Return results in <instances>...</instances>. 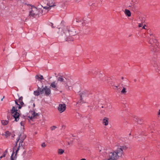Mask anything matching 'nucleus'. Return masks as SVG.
<instances>
[{
  "mask_svg": "<svg viewBox=\"0 0 160 160\" xmlns=\"http://www.w3.org/2000/svg\"><path fill=\"white\" fill-rule=\"evenodd\" d=\"M15 103L18 106V109H21L22 107L21 105L19 104L18 102V100H15ZM18 107H16V108L15 107L13 106L11 110V112L12 114V116L13 117L15 118V120L16 122L18 121L19 120V117L20 114L19 113L17 112L18 109H17Z\"/></svg>",
  "mask_w": 160,
  "mask_h": 160,
  "instance_id": "obj_1",
  "label": "nucleus"
},
{
  "mask_svg": "<svg viewBox=\"0 0 160 160\" xmlns=\"http://www.w3.org/2000/svg\"><path fill=\"white\" fill-rule=\"evenodd\" d=\"M42 10L33 7L32 8L31 11L30 12L29 16L34 18L38 17L42 15Z\"/></svg>",
  "mask_w": 160,
  "mask_h": 160,
  "instance_id": "obj_2",
  "label": "nucleus"
},
{
  "mask_svg": "<svg viewBox=\"0 0 160 160\" xmlns=\"http://www.w3.org/2000/svg\"><path fill=\"white\" fill-rule=\"evenodd\" d=\"M128 147L126 145H123L122 146H119L117 149L114 151L116 152L118 156L119 157H122L123 155V151L127 150Z\"/></svg>",
  "mask_w": 160,
  "mask_h": 160,
  "instance_id": "obj_3",
  "label": "nucleus"
},
{
  "mask_svg": "<svg viewBox=\"0 0 160 160\" xmlns=\"http://www.w3.org/2000/svg\"><path fill=\"white\" fill-rule=\"evenodd\" d=\"M38 89L40 90L41 94L43 93L44 91L45 94L47 96H49L51 94V90L49 88H48L47 86H45L43 89H41L39 87H38Z\"/></svg>",
  "mask_w": 160,
  "mask_h": 160,
  "instance_id": "obj_4",
  "label": "nucleus"
},
{
  "mask_svg": "<svg viewBox=\"0 0 160 160\" xmlns=\"http://www.w3.org/2000/svg\"><path fill=\"white\" fill-rule=\"evenodd\" d=\"M150 38L149 40V43L151 44V47L152 49L156 48V47L157 40L153 38L154 36L152 34H150Z\"/></svg>",
  "mask_w": 160,
  "mask_h": 160,
  "instance_id": "obj_5",
  "label": "nucleus"
},
{
  "mask_svg": "<svg viewBox=\"0 0 160 160\" xmlns=\"http://www.w3.org/2000/svg\"><path fill=\"white\" fill-rule=\"evenodd\" d=\"M118 158L119 157L117 155L116 152L114 151L110 153L108 160H117Z\"/></svg>",
  "mask_w": 160,
  "mask_h": 160,
  "instance_id": "obj_6",
  "label": "nucleus"
},
{
  "mask_svg": "<svg viewBox=\"0 0 160 160\" xmlns=\"http://www.w3.org/2000/svg\"><path fill=\"white\" fill-rule=\"evenodd\" d=\"M66 106L65 103L59 104L58 107V109L60 113L64 112L66 109Z\"/></svg>",
  "mask_w": 160,
  "mask_h": 160,
  "instance_id": "obj_7",
  "label": "nucleus"
},
{
  "mask_svg": "<svg viewBox=\"0 0 160 160\" xmlns=\"http://www.w3.org/2000/svg\"><path fill=\"white\" fill-rule=\"evenodd\" d=\"M58 80L60 82H63L64 84H66L68 82V80L65 77L62 76H60L58 77Z\"/></svg>",
  "mask_w": 160,
  "mask_h": 160,
  "instance_id": "obj_8",
  "label": "nucleus"
},
{
  "mask_svg": "<svg viewBox=\"0 0 160 160\" xmlns=\"http://www.w3.org/2000/svg\"><path fill=\"white\" fill-rule=\"evenodd\" d=\"M67 32H68L69 33V35L71 36H74L76 34V32L74 28L71 29L70 30H68Z\"/></svg>",
  "mask_w": 160,
  "mask_h": 160,
  "instance_id": "obj_9",
  "label": "nucleus"
},
{
  "mask_svg": "<svg viewBox=\"0 0 160 160\" xmlns=\"http://www.w3.org/2000/svg\"><path fill=\"white\" fill-rule=\"evenodd\" d=\"M89 93L88 92L86 91H84L82 92H80L79 95L80 97H81V99L87 96L88 95Z\"/></svg>",
  "mask_w": 160,
  "mask_h": 160,
  "instance_id": "obj_10",
  "label": "nucleus"
},
{
  "mask_svg": "<svg viewBox=\"0 0 160 160\" xmlns=\"http://www.w3.org/2000/svg\"><path fill=\"white\" fill-rule=\"evenodd\" d=\"M30 112L31 113L32 115L31 116H29L28 117L31 120L33 118H34L36 116H38V113H35L34 111H31V112Z\"/></svg>",
  "mask_w": 160,
  "mask_h": 160,
  "instance_id": "obj_11",
  "label": "nucleus"
},
{
  "mask_svg": "<svg viewBox=\"0 0 160 160\" xmlns=\"http://www.w3.org/2000/svg\"><path fill=\"white\" fill-rule=\"evenodd\" d=\"M109 118L106 117H104L102 119V123L105 126H107L108 124Z\"/></svg>",
  "mask_w": 160,
  "mask_h": 160,
  "instance_id": "obj_12",
  "label": "nucleus"
},
{
  "mask_svg": "<svg viewBox=\"0 0 160 160\" xmlns=\"http://www.w3.org/2000/svg\"><path fill=\"white\" fill-rule=\"evenodd\" d=\"M23 98L22 97H20L18 100V102L21 105L22 107L23 105L25 106L24 105V103L22 101Z\"/></svg>",
  "mask_w": 160,
  "mask_h": 160,
  "instance_id": "obj_13",
  "label": "nucleus"
},
{
  "mask_svg": "<svg viewBox=\"0 0 160 160\" xmlns=\"http://www.w3.org/2000/svg\"><path fill=\"white\" fill-rule=\"evenodd\" d=\"M134 120L139 124H141L142 122L141 119L138 117H136L134 118Z\"/></svg>",
  "mask_w": 160,
  "mask_h": 160,
  "instance_id": "obj_14",
  "label": "nucleus"
},
{
  "mask_svg": "<svg viewBox=\"0 0 160 160\" xmlns=\"http://www.w3.org/2000/svg\"><path fill=\"white\" fill-rule=\"evenodd\" d=\"M40 94H41V92L40 90L38 89V88L37 90H36L34 91V94L36 96H38Z\"/></svg>",
  "mask_w": 160,
  "mask_h": 160,
  "instance_id": "obj_15",
  "label": "nucleus"
},
{
  "mask_svg": "<svg viewBox=\"0 0 160 160\" xmlns=\"http://www.w3.org/2000/svg\"><path fill=\"white\" fill-rule=\"evenodd\" d=\"M50 87L57 89V83L55 81L52 82L50 85Z\"/></svg>",
  "mask_w": 160,
  "mask_h": 160,
  "instance_id": "obj_16",
  "label": "nucleus"
},
{
  "mask_svg": "<svg viewBox=\"0 0 160 160\" xmlns=\"http://www.w3.org/2000/svg\"><path fill=\"white\" fill-rule=\"evenodd\" d=\"M125 13L128 17H130L131 15L130 11L128 9L125 10Z\"/></svg>",
  "mask_w": 160,
  "mask_h": 160,
  "instance_id": "obj_17",
  "label": "nucleus"
},
{
  "mask_svg": "<svg viewBox=\"0 0 160 160\" xmlns=\"http://www.w3.org/2000/svg\"><path fill=\"white\" fill-rule=\"evenodd\" d=\"M14 150H13V152L12 153V154L11 157V160H16L17 157H14L13 156L14 154Z\"/></svg>",
  "mask_w": 160,
  "mask_h": 160,
  "instance_id": "obj_18",
  "label": "nucleus"
},
{
  "mask_svg": "<svg viewBox=\"0 0 160 160\" xmlns=\"http://www.w3.org/2000/svg\"><path fill=\"white\" fill-rule=\"evenodd\" d=\"M82 98L81 99V97H80V100L77 102L76 105L77 104L81 105L82 103H84V101L82 100Z\"/></svg>",
  "mask_w": 160,
  "mask_h": 160,
  "instance_id": "obj_19",
  "label": "nucleus"
},
{
  "mask_svg": "<svg viewBox=\"0 0 160 160\" xmlns=\"http://www.w3.org/2000/svg\"><path fill=\"white\" fill-rule=\"evenodd\" d=\"M11 133L8 131H7L5 132L4 135L6 138H7L8 136H10Z\"/></svg>",
  "mask_w": 160,
  "mask_h": 160,
  "instance_id": "obj_20",
  "label": "nucleus"
},
{
  "mask_svg": "<svg viewBox=\"0 0 160 160\" xmlns=\"http://www.w3.org/2000/svg\"><path fill=\"white\" fill-rule=\"evenodd\" d=\"M1 123L3 125H6L8 124V122L7 120H2L1 121Z\"/></svg>",
  "mask_w": 160,
  "mask_h": 160,
  "instance_id": "obj_21",
  "label": "nucleus"
},
{
  "mask_svg": "<svg viewBox=\"0 0 160 160\" xmlns=\"http://www.w3.org/2000/svg\"><path fill=\"white\" fill-rule=\"evenodd\" d=\"M127 91H126V88L123 87V89L121 91V92L122 94H125L126 92Z\"/></svg>",
  "mask_w": 160,
  "mask_h": 160,
  "instance_id": "obj_22",
  "label": "nucleus"
},
{
  "mask_svg": "<svg viewBox=\"0 0 160 160\" xmlns=\"http://www.w3.org/2000/svg\"><path fill=\"white\" fill-rule=\"evenodd\" d=\"M64 152V151L62 149H59L58 151V153L60 154H62Z\"/></svg>",
  "mask_w": 160,
  "mask_h": 160,
  "instance_id": "obj_23",
  "label": "nucleus"
},
{
  "mask_svg": "<svg viewBox=\"0 0 160 160\" xmlns=\"http://www.w3.org/2000/svg\"><path fill=\"white\" fill-rule=\"evenodd\" d=\"M20 144H19V146H18V147L17 150L16 151V153H15V156H14V157H17V153L18 152V151L20 149Z\"/></svg>",
  "mask_w": 160,
  "mask_h": 160,
  "instance_id": "obj_24",
  "label": "nucleus"
},
{
  "mask_svg": "<svg viewBox=\"0 0 160 160\" xmlns=\"http://www.w3.org/2000/svg\"><path fill=\"white\" fill-rule=\"evenodd\" d=\"M21 134H20L18 136V138L17 139V142H16V145L15 146V147H14V148L16 147V146H17V143L18 142V141H19V139H20V138L21 137Z\"/></svg>",
  "mask_w": 160,
  "mask_h": 160,
  "instance_id": "obj_25",
  "label": "nucleus"
},
{
  "mask_svg": "<svg viewBox=\"0 0 160 160\" xmlns=\"http://www.w3.org/2000/svg\"><path fill=\"white\" fill-rule=\"evenodd\" d=\"M7 152L8 150L7 149L3 153V155H2V156L3 157H5L7 154Z\"/></svg>",
  "mask_w": 160,
  "mask_h": 160,
  "instance_id": "obj_26",
  "label": "nucleus"
},
{
  "mask_svg": "<svg viewBox=\"0 0 160 160\" xmlns=\"http://www.w3.org/2000/svg\"><path fill=\"white\" fill-rule=\"evenodd\" d=\"M94 71L92 70H91L90 71H89V72H88V74H90L91 73H92L93 74H95V72L94 71V72H93Z\"/></svg>",
  "mask_w": 160,
  "mask_h": 160,
  "instance_id": "obj_27",
  "label": "nucleus"
},
{
  "mask_svg": "<svg viewBox=\"0 0 160 160\" xmlns=\"http://www.w3.org/2000/svg\"><path fill=\"white\" fill-rule=\"evenodd\" d=\"M23 142V140H20L19 144H20V147L21 146L22 147V143Z\"/></svg>",
  "mask_w": 160,
  "mask_h": 160,
  "instance_id": "obj_28",
  "label": "nucleus"
},
{
  "mask_svg": "<svg viewBox=\"0 0 160 160\" xmlns=\"http://www.w3.org/2000/svg\"><path fill=\"white\" fill-rule=\"evenodd\" d=\"M41 146L42 148H44L46 147V145L44 142L42 143L41 144Z\"/></svg>",
  "mask_w": 160,
  "mask_h": 160,
  "instance_id": "obj_29",
  "label": "nucleus"
},
{
  "mask_svg": "<svg viewBox=\"0 0 160 160\" xmlns=\"http://www.w3.org/2000/svg\"><path fill=\"white\" fill-rule=\"evenodd\" d=\"M56 128V127L55 126H53V127H51V130H54Z\"/></svg>",
  "mask_w": 160,
  "mask_h": 160,
  "instance_id": "obj_30",
  "label": "nucleus"
},
{
  "mask_svg": "<svg viewBox=\"0 0 160 160\" xmlns=\"http://www.w3.org/2000/svg\"><path fill=\"white\" fill-rule=\"evenodd\" d=\"M40 79L41 80L44 79L43 76L42 75H40Z\"/></svg>",
  "mask_w": 160,
  "mask_h": 160,
  "instance_id": "obj_31",
  "label": "nucleus"
},
{
  "mask_svg": "<svg viewBox=\"0 0 160 160\" xmlns=\"http://www.w3.org/2000/svg\"><path fill=\"white\" fill-rule=\"evenodd\" d=\"M36 78L37 79H40V77H39V75H37L36 76Z\"/></svg>",
  "mask_w": 160,
  "mask_h": 160,
  "instance_id": "obj_32",
  "label": "nucleus"
},
{
  "mask_svg": "<svg viewBox=\"0 0 160 160\" xmlns=\"http://www.w3.org/2000/svg\"><path fill=\"white\" fill-rule=\"evenodd\" d=\"M142 24H141V23H139V24L138 27H142Z\"/></svg>",
  "mask_w": 160,
  "mask_h": 160,
  "instance_id": "obj_33",
  "label": "nucleus"
},
{
  "mask_svg": "<svg viewBox=\"0 0 160 160\" xmlns=\"http://www.w3.org/2000/svg\"><path fill=\"white\" fill-rule=\"evenodd\" d=\"M145 26H146L145 25H144V26H143V27H142V28L143 29H146V28H145Z\"/></svg>",
  "mask_w": 160,
  "mask_h": 160,
  "instance_id": "obj_34",
  "label": "nucleus"
},
{
  "mask_svg": "<svg viewBox=\"0 0 160 160\" xmlns=\"http://www.w3.org/2000/svg\"><path fill=\"white\" fill-rule=\"evenodd\" d=\"M158 115H160V109L159 110L158 112Z\"/></svg>",
  "mask_w": 160,
  "mask_h": 160,
  "instance_id": "obj_35",
  "label": "nucleus"
},
{
  "mask_svg": "<svg viewBox=\"0 0 160 160\" xmlns=\"http://www.w3.org/2000/svg\"><path fill=\"white\" fill-rule=\"evenodd\" d=\"M115 88H117V89H118V86H115Z\"/></svg>",
  "mask_w": 160,
  "mask_h": 160,
  "instance_id": "obj_36",
  "label": "nucleus"
},
{
  "mask_svg": "<svg viewBox=\"0 0 160 160\" xmlns=\"http://www.w3.org/2000/svg\"><path fill=\"white\" fill-rule=\"evenodd\" d=\"M52 24V28H54V27H53V24L52 23H51Z\"/></svg>",
  "mask_w": 160,
  "mask_h": 160,
  "instance_id": "obj_37",
  "label": "nucleus"
},
{
  "mask_svg": "<svg viewBox=\"0 0 160 160\" xmlns=\"http://www.w3.org/2000/svg\"><path fill=\"white\" fill-rule=\"evenodd\" d=\"M80 160H86V159L85 158H82L80 159Z\"/></svg>",
  "mask_w": 160,
  "mask_h": 160,
  "instance_id": "obj_38",
  "label": "nucleus"
},
{
  "mask_svg": "<svg viewBox=\"0 0 160 160\" xmlns=\"http://www.w3.org/2000/svg\"><path fill=\"white\" fill-rule=\"evenodd\" d=\"M3 157L2 156H1L0 157V158L1 159L2 158H3Z\"/></svg>",
  "mask_w": 160,
  "mask_h": 160,
  "instance_id": "obj_39",
  "label": "nucleus"
},
{
  "mask_svg": "<svg viewBox=\"0 0 160 160\" xmlns=\"http://www.w3.org/2000/svg\"><path fill=\"white\" fill-rule=\"evenodd\" d=\"M102 108H106V107H105V106H102Z\"/></svg>",
  "mask_w": 160,
  "mask_h": 160,
  "instance_id": "obj_40",
  "label": "nucleus"
},
{
  "mask_svg": "<svg viewBox=\"0 0 160 160\" xmlns=\"http://www.w3.org/2000/svg\"><path fill=\"white\" fill-rule=\"evenodd\" d=\"M22 121L21 122H20V124L21 125H22Z\"/></svg>",
  "mask_w": 160,
  "mask_h": 160,
  "instance_id": "obj_41",
  "label": "nucleus"
},
{
  "mask_svg": "<svg viewBox=\"0 0 160 160\" xmlns=\"http://www.w3.org/2000/svg\"><path fill=\"white\" fill-rule=\"evenodd\" d=\"M157 65H155V64L154 65V67H156V66H157Z\"/></svg>",
  "mask_w": 160,
  "mask_h": 160,
  "instance_id": "obj_42",
  "label": "nucleus"
},
{
  "mask_svg": "<svg viewBox=\"0 0 160 160\" xmlns=\"http://www.w3.org/2000/svg\"><path fill=\"white\" fill-rule=\"evenodd\" d=\"M33 106L34 107L35 106V104L34 103L33 104Z\"/></svg>",
  "mask_w": 160,
  "mask_h": 160,
  "instance_id": "obj_43",
  "label": "nucleus"
},
{
  "mask_svg": "<svg viewBox=\"0 0 160 160\" xmlns=\"http://www.w3.org/2000/svg\"><path fill=\"white\" fill-rule=\"evenodd\" d=\"M121 78H122V79H123V77H122Z\"/></svg>",
  "mask_w": 160,
  "mask_h": 160,
  "instance_id": "obj_44",
  "label": "nucleus"
},
{
  "mask_svg": "<svg viewBox=\"0 0 160 160\" xmlns=\"http://www.w3.org/2000/svg\"><path fill=\"white\" fill-rule=\"evenodd\" d=\"M156 51V50H155V49H153V51H154H154Z\"/></svg>",
  "mask_w": 160,
  "mask_h": 160,
  "instance_id": "obj_45",
  "label": "nucleus"
},
{
  "mask_svg": "<svg viewBox=\"0 0 160 160\" xmlns=\"http://www.w3.org/2000/svg\"><path fill=\"white\" fill-rule=\"evenodd\" d=\"M4 96L3 98L2 99L1 101L4 98Z\"/></svg>",
  "mask_w": 160,
  "mask_h": 160,
  "instance_id": "obj_46",
  "label": "nucleus"
}]
</instances>
